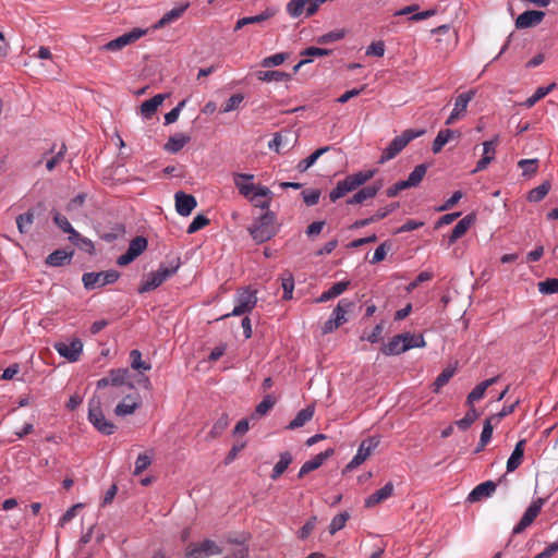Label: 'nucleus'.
<instances>
[{
    "instance_id": "obj_1",
    "label": "nucleus",
    "mask_w": 558,
    "mask_h": 558,
    "mask_svg": "<svg viewBox=\"0 0 558 558\" xmlns=\"http://www.w3.org/2000/svg\"><path fill=\"white\" fill-rule=\"evenodd\" d=\"M376 172V169H368L347 175L343 180L339 181L336 187L330 192V201L336 202L349 192L356 190L359 186L369 181Z\"/></svg>"
},
{
    "instance_id": "obj_2",
    "label": "nucleus",
    "mask_w": 558,
    "mask_h": 558,
    "mask_svg": "<svg viewBox=\"0 0 558 558\" xmlns=\"http://www.w3.org/2000/svg\"><path fill=\"white\" fill-rule=\"evenodd\" d=\"M275 221V214L265 211L248 229L250 234L257 243H264L270 240L277 233Z\"/></svg>"
},
{
    "instance_id": "obj_3",
    "label": "nucleus",
    "mask_w": 558,
    "mask_h": 558,
    "mask_svg": "<svg viewBox=\"0 0 558 558\" xmlns=\"http://www.w3.org/2000/svg\"><path fill=\"white\" fill-rule=\"evenodd\" d=\"M425 130H405L401 135L396 136L390 144L384 149L379 162L384 163L395 158L411 141L422 136Z\"/></svg>"
},
{
    "instance_id": "obj_4",
    "label": "nucleus",
    "mask_w": 558,
    "mask_h": 558,
    "mask_svg": "<svg viewBox=\"0 0 558 558\" xmlns=\"http://www.w3.org/2000/svg\"><path fill=\"white\" fill-rule=\"evenodd\" d=\"M88 420L104 435H112L116 430L114 424L105 417L101 402L96 397L92 398L88 402Z\"/></svg>"
},
{
    "instance_id": "obj_5",
    "label": "nucleus",
    "mask_w": 558,
    "mask_h": 558,
    "mask_svg": "<svg viewBox=\"0 0 558 558\" xmlns=\"http://www.w3.org/2000/svg\"><path fill=\"white\" fill-rule=\"evenodd\" d=\"M179 269V264L172 266H160L156 271L147 275L138 287V293L149 292L161 286L169 277L174 275Z\"/></svg>"
},
{
    "instance_id": "obj_6",
    "label": "nucleus",
    "mask_w": 558,
    "mask_h": 558,
    "mask_svg": "<svg viewBox=\"0 0 558 558\" xmlns=\"http://www.w3.org/2000/svg\"><path fill=\"white\" fill-rule=\"evenodd\" d=\"M257 303L256 291L251 290L250 288L240 289L235 294V306L231 313H228L221 318H227L229 316H241L243 314L251 313Z\"/></svg>"
},
{
    "instance_id": "obj_7",
    "label": "nucleus",
    "mask_w": 558,
    "mask_h": 558,
    "mask_svg": "<svg viewBox=\"0 0 558 558\" xmlns=\"http://www.w3.org/2000/svg\"><path fill=\"white\" fill-rule=\"evenodd\" d=\"M108 380L111 381V386H122L125 385L129 388H134L136 385H142L145 388L150 387L149 378L140 373L136 375L134 379H131L130 371L128 368H118L110 371L108 375Z\"/></svg>"
},
{
    "instance_id": "obj_8",
    "label": "nucleus",
    "mask_w": 558,
    "mask_h": 558,
    "mask_svg": "<svg viewBox=\"0 0 558 558\" xmlns=\"http://www.w3.org/2000/svg\"><path fill=\"white\" fill-rule=\"evenodd\" d=\"M119 272L117 270H107L100 272H86L83 275L84 287L88 290L104 287L109 283H113L119 279Z\"/></svg>"
},
{
    "instance_id": "obj_9",
    "label": "nucleus",
    "mask_w": 558,
    "mask_h": 558,
    "mask_svg": "<svg viewBox=\"0 0 558 558\" xmlns=\"http://www.w3.org/2000/svg\"><path fill=\"white\" fill-rule=\"evenodd\" d=\"M53 349L60 356L74 363L77 362L82 355L83 342L78 338H74L70 341H58L53 344Z\"/></svg>"
},
{
    "instance_id": "obj_10",
    "label": "nucleus",
    "mask_w": 558,
    "mask_h": 558,
    "mask_svg": "<svg viewBox=\"0 0 558 558\" xmlns=\"http://www.w3.org/2000/svg\"><path fill=\"white\" fill-rule=\"evenodd\" d=\"M147 32L148 29L133 28L132 31L117 37L116 39L108 41L101 47V49L107 51H119L128 45H131L145 36Z\"/></svg>"
},
{
    "instance_id": "obj_11",
    "label": "nucleus",
    "mask_w": 558,
    "mask_h": 558,
    "mask_svg": "<svg viewBox=\"0 0 558 558\" xmlns=\"http://www.w3.org/2000/svg\"><path fill=\"white\" fill-rule=\"evenodd\" d=\"M475 94L476 92L474 89H471L456 97L453 109L449 117L447 118V120L445 121L446 125H451L456 121L465 117L468 106L470 101L475 97Z\"/></svg>"
},
{
    "instance_id": "obj_12",
    "label": "nucleus",
    "mask_w": 558,
    "mask_h": 558,
    "mask_svg": "<svg viewBox=\"0 0 558 558\" xmlns=\"http://www.w3.org/2000/svg\"><path fill=\"white\" fill-rule=\"evenodd\" d=\"M379 445V438L378 437H369L367 439H364L361 445L359 446V449L355 453V456L352 458V460L348 463L347 469L353 470L361 465L369 456L371 453L377 448Z\"/></svg>"
},
{
    "instance_id": "obj_13",
    "label": "nucleus",
    "mask_w": 558,
    "mask_h": 558,
    "mask_svg": "<svg viewBox=\"0 0 558 558\" xmlns=\"http://www.w3.org/2000/svg\"><path fill=\"white\" fill-rule=\"evenodd\" d=\"M147 239L144 236H136L131 242L124 254L119 256L117 264L119 266H126L137 258L147 248Z\"/></svg>"
},
{
    "instance_id": "obj_14",
    "label": "nucleus",
    "mask_w": 558,
    "mask_h": 558,
    "mask_svg": "<svg viewBox=\"0 0 558 558\" xmlns=\"http://www.w3.org/2000/svg\"><path fill=\"white\" fill-rule=\"evenodd\" d=\"M221 553L219 546L210 539H206L201 544H190L186 548L185 556L187 558H205Z\"/></svg>"
},
{
    "instance_id": "obj_15",
    "label": "nucleus",
    "mask_w": 558,
    "mask_h": 558,
    "mask_svg": "<svg viewBox=\"0 0 558 558\" xmlns=\"http://www.w3.org/2000/svg\"><path fill=\"white\" fill-rule=\"evenodd\" d=\"M545 500L543 498H537L531 502L519 523L513 527V533L519 534L523 532L527 526H530L536 517L539 514Z\"/></svg>"
},
{
    "instance_id": "obj_16",
    "label": "nucleus",
    "mask_w": 558,
    "mask_h": 558,
    "mask_svg": "<svg viewBox=\"0 0 558 558\" xmlns=\"http://www.w3.org/2000/svg\"><path fill=\"white\" fill-rule=\"evenodd\" d=\"M232 178L239 193L242 196L253 201L252 193L255 190V184L253 183L254 175L251 173L234 172Z\"/></svg>"
},
{
    "instance_id": "obj_17",
    "label": "nucleus",
    "mask_w": 558,
    "mask_h": 558,
    "mask_svg": "<svg viewBox=\"0 0 558 558\" xmlns=\"http://www.w3.org/2000/svg\"><path fill=\"white\" fill-rule=\"evenodd\" d=\"M174 199L177 213L184 217L189 216L197 206L196 198L193 195L186 194L182 191L175 193Z\"/></svg>"
},
{
    "instance_id": "obj_18",
    "label": "nucleus",
    "mask_w": 558,
    "mask_h": 558,
    "mask_svg": "<svg viewBox=\"0 0 558 558\" xmlns=\"http://www.w3.org/2000/svg\"><path fill=\"white\" fill-rule=\"evenodd\" d=\"M497 488V484L493 481H486L475 486L468 495L469 502H477L490 497Z\"/></svg>"
},
{
    "instance_id": "obj_19",
    "label": "nucleus",
    "mask_w": 558,
    "mask_h": 558,
    "mask_svg": "<svg viewBox=\"0 0 558 558\" xmlns=\"http://www.w3.org/2000/svg\"><path fill=\"white\" fill-rule=\"evenodd\" d=\"M498 143V136H496L493 141H486L483 143V156L477 161L475 169L472 171L473 173L482 171L487 168V166L494 160L496 155V144Z\"/></svg>"
},
{
    "instance_id": "obj_20",
    "label": "nucleus",
    "mask_w": 558,
    "mask_h": 558,
    "mask_svg": "<svg viewBox=\"0 0 558 558\" xmlns=\"http://www.w3.org/2000/svg\"><path fill=\"white\" fill-rule=\"evenodd\" d=\"M544 16L545 13L543 11H525L518 16L515 26L517 28H527L537 25L543 21Z\"/></svg>"
},
{
    "instance_id": "obj_21",
    "label": "nucleus",
    "mask_w": 558,
    "mask_h": 558,
    "mask_svg": "<svg viewBox=\"0 0 558 558\" xmlns=\"http://www.w3.org/2000/svg\"><path fill=\"white\" fill-rule=\"evenodd\" d=\"M190 2H183L180 5L171 9L162 15V17L153 26L154 29H159L166 25L179 20L183 13L189 9Z\"/></svg>"
},
{
    "instance_id": "obj_22",
    "label": "nucleus",
    "mask_w": 558,
    "mask_h": 558,
    "mask_svg": "<svg viewBox=\"0 0 558 558\" xmlns=\"http://www.w3.org/2000/svg\"><path fill=\"white\" fill-rule=\"evenodd\" d=\"M380 189H381L380 182H376L373 185L362 187L360 191H357L352 197H350L347 201V204L348 205L362 204L366 199L375 197Z\"/></svg>"
},
{
    "instance_id": "obj_23",
    "label": "nucleus",
    "mask_w": 558,
    "mask_h": 558,
    "mask_svg": "<svg viewBox=\"0 0 558 558\" xmlns=\"http://www.w3.org/2000/svg\"><path fill=\"white\" fill-rule=\"evenodd\" d=\"M332 453V449H327L326 451L315 456L313 459L304 462L299 471L298 477L302 478L307 473L318 469Z\"/></svg>"
},
{
    "instance_id": "obj_24",
    "label": "nucleus",
    "mask_w": 558,
    "mask_h": 558,
    "mask_svg": "<svg viewBox=\"0 0 558 558\" xmlns=\"http://www.w3.org/2000/svg\"><path fill=\"white\" fill-rule=\"evenodd\" d=\"M167 96L168 95L166 94H157L153 98L145 100L140 107V113L142 117L147 120L150 119L157 111L158 107L161 106Z\"/></svg>"
},
{
    "instance_id": "obj_25",
    "label": "nucleus",
    "mask_w": 558,
    "mask_h": 558,
    "mask_svg": "<svg viewBox=\"0 0 558 558\" xmlns=\"http://www.w3.org/2000/svg\"><path fill=\"white\" fill-rule=\"evenodd\" d=\"M393 489H395V487L391 482L386 483L384 487L376 490L375 493H373L365 499V506L371 508V507H374V506L385 501L390 496H392Z\"/></svg>"
},
{
    "instance_id": "obj_26",
    "label": "nucleus",
    "mask_w": 558,
    "mask_h": 558,
    "mask_svg": "<svg viewBox=\"0 0 558 558\" xmlns=\"http://www.w3.org/2000/svg\"><path fill=\"white\" fill-rule=\"evenodd\" d=\"M354 303L348 299H341L337 306L333 308L331 318L339 325L348 322L347 314L352 310Z\"/></svg>"
},
{
    "instance_id": "obj_27",
    "label": "nucleus",
    "mask_w": 558,
    "mask_h": 558,
    "mask_svg": "<svg viewBox=\"0 0 558 558\" xmlns=\"http://www.w3.org/2000/svg\"><path fill=\"white\" fill-rule=\"evenodd\" d=\"M525 444V439H521L517 442L511 456L507 461L508 473L515 471L521 465L524 456Z\"/></svg>"
},
{
    "instance_id": "obj_28",
    "label": "nucleus",
    "mask_w": 558,
    "mask_h": 558,
    "mask_svg": "<svg viewBox=\"0 0 558 558\" xmlns=\"http://www.w3.org/2000/svg\"><path fill=\"white\" fill-rule=\"evenodd\" d=\"M498 376L486 379L482 383H480L477 386L473 388V390L468 395L466 403L471 407H473V403L480 399H482L485 395V391L488 387L497 383Z\"/></svg>"
},
{
    "instance_id": "obj_29",
    "label": "nucleus",
    "mask_w": 558,
    "mask_h": 558,
    "mask_svg": "<svg viewBox=\"0 0 558 558\" xmlns=\"http://www.w3.org/2000/svg\"><path fill=\"white\" fill-rule=\"evenodd\" d=\"M460 133L450 129L440 130L435 137L432 150L434 154H438L442 147L453 137H459Z\"/></svg>"
},
{
    "instance_id": "obj_30",
    "label": "nucleus",
    "mask_w": 558,
    "mask_h": 558,
    "mask_svg": "<svg viewBox=\"0 0 558 558\" xmlns=\"http://www.w3.org/2000/svg\"><path fill=\"white\" fill-rule=\"evenodd\" d=\"M473 222V217L471 215L462 218L453 228L451 234L448 238V244L452 245L458 239L466 233Z\"/></svg>"
},
{
    "instance_id": "obj_31",
    "label": "nucleus",
    "mask_w": 558,
    "mask_h": 558,
    "mask_svg": "<svg viewBox=\"0 0 558 558\" xmlns=\"http://www.w3.org/2000/svg\"><path fill=\"white\" fill-rule=\"evenodd\" d=\"M315 409L314 405H308L298 412L295 417L287 426L288 429H296L304 426L308 421L313 418Z\"/></svg>"
},
{
    "instance_id": "obj_32",
    "label": "nucleus",
    "mask_w": 558,
    "mask_h": 558,
    "mask_svg": "<svg viewBox=\"0 0 558 558\" xmlns=\"http://www.w3.org/2000/svg\"><path fill=\"white\" fill-rule=\"evenodd\" d=\"M329 150H330V146H324V147L316 149L307 158L299 161V163L296 165L298 171H300V172L307 171L317 161V159L320 156H323L325 153H327Z\"/></svg>"
},
{
    "instance_id": "obj_33",
    "label": "nucleus",
    "mask_w": 558,
    "mask_h": 558,
    "mask_svg": "<svg viewBox=\"0 0 558 558\" xmlns=\"http://www.w3.org/2000/svg\"><path fill=\"white\" fill-rule=\"evenodd\" d=\"M53 221L65 233L69 234V241L74 242L78 239V232L72 227L68 218L59 213L53 215Z\"/></svg>"
},
{
    "instance_id": "obj_34",
    "label": "nucleus",
    "mask_w": 558,
    "mask_h": 558,
    "mask_svg": "<svg viewBox=\"0 0 558 558\" xmlns=\"http://www.w3.org/2000/svg\"><path fill=\"white\" fill-rule=\"evenodd\" d=\"M54 149L56 145H53L49 150V154H52V156L46 160V169L48 171H52L58 165H60L64 160L66 154L65 144H61L57 151Z\"/></svg>"
},
{
    "instance_id": "obj_35",
    "label": "nucleus",
    "mask_w": 558,
    "mask_h": 558,
    "mask_svg": "<svg viewBox=\"0 0 558 558\" xmlns=\"http://www.w3.org/2000/svg\"><path fill=\"white\" fill-rule=\"evenodd\" d=\"M256 77L263 82H287L291 78L290 74L277 70L257 71Z\"/></svg>"
},
{
    "instance_id": "obj_36",
    "label": "nucleus",
    "mask_w": 558,
    "mask_h": 558,
    "mask_svg": "<svg viewBox=\"0 0 558 558\" xmlns=\"http://www.w3.org/2000/svg\"><path fill=\"white\" fill-rule=\"evenodd\" d=\"M427 167L425 165H417L409 174L407 180H402L407 189L417 186L425 177Z\"/></svg>"
},
{
    "instance_id": "obj_37",
    "label": "nucleus",
    "mask_w": 558,
    "mask_h": 558,
    "mask_svg": "<svg viewBox=\"0 0 558 558\" xmlns=\"http://www.w3.org/2000/svg\"><path fill=\"white\" fill-rule=\"evenodd\" d=\"M403 341L404 352L414 348H424L426 345L425 339L422 335H413L411 332L400 333Z\"/></svg>"
},
{
    "instance_id": "obj_38",
    "label": "nucleus",
    "mask_w": 558,
    "mask_h": 558,
    "mask_svg": "<svg viewBox=\"0 0 558 558\" xmlns=\"http://www.w3.org/2000/svg\"><path fill=\"white\" fill-rule=\"evenodd\" d=\"M402 344L403 341L401 335H397L381 348V352L385 355H399L404 352Z\"/></svg>"
},
{
    "instance_id": "obj_39",
    "label": "nucleus",
    "mask_w": 558,
    "mask_h": 558,
    "mask_svg": "<svg viewBox=\"0 0 558 558\" xmlns=\"http://www.w3.org/2000/svg\"><path fill=\"white\" fill-rule=\"evenodd\" d=\"M292 462V454L288 451L280 453L279 461L275 464L270 474L271 480H277Z\"/></svg>"
},
{
    "instance_id": "obj_40",
    "label": "nucleus",
    "mask_w": 558,
    "mask_h": 558,
    "mask_svg": "<svg viewBox=\"0 0 558 558\" xmlns=\"http://www.w3.org/2000/svg\"><path fill=\"white\" fill-rule=\"evenodd\" d=\"M189 141L190 136L185 134H175L168 140L165 148L166 150L174 154L181 150L186 145V143H189Z\"/></svg>"
},
{
    "instance_id": "obj_41",
    "label": "nucleus",
    "mask_w": 558,
    "mask_h": 558,
    "mask_svg": "<svg viewBox=\"0 0 558 558\" xmlns=\"http://www.w3.org/2000/svg\"><path fill=\"white\" fill-rule=\"evenodd\" d=\"M71 257H72V253H68L62 250H57L47 256L46 263L49 266L58 267V266H62L66 262H70Z\"/></svg>"
},
{
    "instance_id": "obj_42",
    "label": "nucleus",
    "mask_w": 558,
    "mask_h": 558,
    "mask_svg": "<svg viewBox=\"0 0 558 558\" xmlns=\"http://www.w3.org/2000/svg\"><path fill=\"white\" fill-rule=\"evenodd\" d=\"M456 373L454 367H447L445 368L435 379L433 384V390L434 392L438 393L440 389L448 384V381L453 377Z\"/></svg>"
},
{
    "instance_id": "obj_43",
    "label": "nucleus",
    "mask_w": 558,
    "mask_h": 558,
    "mask_svg": "<svg viewBox=\"0 0 558 558\" xmlns=\"http://www.w3.org/2000/svg\"><path fill=\"white\" fill-rule=\"evenodd\" d=\"M276 400L272 396L267 395L264 399L256 405L255 412L252 415V418L257 416L266 415L275 405Z\"/></svg>"
},
{
    "instance_id": "obj_44",
    "label": "nucleus",
    "mask_w": 558,
    "mask_h": 558,
    "mask_svg": "<svg viewBox=\"0 0 558 558\" xmlns=\"http://www.w3.org/2000/svg\"><path fill=\"white\" fill-rule=\"evenodd\" d=\"M138 408V403L135 401H131L130 397L123 399L116 409L114 413L118 416H125L132 414Z\"/></svg>"
},
{
    "instance_id": "obj_45",
    "label": "nucleus",
    "mask_w": 558,
    "mask_h": 558,
    "mask_svg": "<svg viewBox=\"0 0 558 558\" xmlns=\"http://www.w3.org/2000/svg\"><path fill=\"white\" fill-rule=\"evenodd\" d=\"M518 166L522 169V175L532 178L538 170V159H521Z\"/></svg>"
},
{
    "instance_id": "obj_46",
    "label": "nucleus",
    "mask_w": 558,
    "mask_h": 558,
    "mask_svg": "<svg viewBox=\"0 0 558 558\" xmlns=\"http://www.w3.org/2000/svg\"><path fill=\"white\" fill-rule=\"evenodd\" d=\"M308 0H290L287 4V13L292 19H298L303 12L306 13L305 4Z\"/></svg>"
},
{
    "instance_id": "obj_47",
    "label": "nucleus",
    "mask_w": 558,
    "mask_h": 558,
    "mask_svg": "<svg viewBox=\"0 0 558 558\" xmlns=\"http://www.w3.org/2000/svg\"><path fill=\"white\" fill-rule=\"evenodd\" d=\"M549 190L550 183L545 181L529 192L527 199L534 203L539 202L548 194Z\"/></svg>"
},
{
    "instance_id": "obj_48",
    "label": "nucleus",
    "mask_w": 558,
    "mask_h": 558,
    "mask_svg": "<svg viewBox=\"0 0 558 558\" xmlns=\"http://www.w3.org/2000/svg\"><path fill=\"white\" fill-rule=\"evenodd\" d=\"M125 233V228L121 223H116L109 231H104L100 234L101 240L111 243L119 238H122Z\"/></svg>"
},
{
    "instance_id": "obj_49",
    "label": "nucleus",
    "mask_w": 558,
    "mask_h": 558,
    "mask_svg": "<svg viewBox=\"0 0 558 558\" xmlns=\"http://www.w3.org/2000/svg\"><path fill=\"white\" fill-rule=\"evenodd\" d=\"M345 35V29H335L317 37L316 41L320 45H327L343 39Z\"/></svg>"
},
{
    "instance_id": "obj_50",
    "label": "nucleus",
    "mask_w": 558,
    "mask_h": 558,
    "mask_svg": "<svg viewBox=\"0 0 558 558\" xmlns=\"http://www.w3.org/2000/svg\"><path fill=\"white\" fill-rule=\"evenodd\" d=\"M131 367L135 371H149L151 365L142 360V353L138 350L130 352Z\"/></svg>"
},
{
    "instance_id": "obj_51",
    "label": "nucleus",
    "mask_w": 558,
    "mask_h": 558,
    "mask_svg": "<svg viewBox=\"0 0 558 558\" xmlns=\"http://www.w3.org/2000/svg\"><path fill=\"white\" fill-rule=\"evenodd\" d=\"M33 222H34V214L31 210L17 216V218H16L17 229L21 233L28 232Z\"/></svg>"
},
{
    "instance_id": "obj_52",
    "label": "nucleus",
    "mask_w": 558,
    "mask_h": 558,
    "mask_svg": "<svg viewBox=\"0 0 558 558\" xmlns=\"http://www.w3.org/2000/svg\"><path fill=\"white\" fill-rule=\"evenodd\" d=\"M228 425H229V416L223 413L214 423V425L209 432V436L211 438H216V437L220 436L225 432V429L228 427Z\"/></svg>"
},
{
    "instance_id": "obj_53",
    "label": "nucleus",
    "mask_w": 558,
    "mask_h": 558,
    "mask_svg": "<svg viewBox=\"0 0 558 558\" xmlns=\"http://www.w3.org/2000/svg\"><path fill=\"white\" fill-rule=\"evenodd\" d=\"M539 293L548 295L558 293V279L550 278L537 283Z\"/></svg>"
},
{
    "instance_id": "obj_54",
    "label": "nucleus",
    "mask_w": 558,
    "mask_h": 558,
    "mask_svg": "<svg viewBox=\"0 0 558 558\" xmlns=\"http://www.w3.org/2000/svg\"><path fill=\"white\" fill-rule=\"evenodd\" d=\"M476 418H477L476 410L474 409V407H471V409L465 413V415L461 420H458L456 422V425L460 429L465 430L474 423V421Z\"/></svg>"
},
{
    "instance_id": "obj_55",
    "label": "nucleus",
    "mask_w": 558,
    "mask_h": 558,
    "mask_svg": "<svg viewBox=\"0 0 558 558\" xmlns=\"http://www.w3.org/2000/svg\"><path fill=\"white\" fill-rule=\"evenodd\" d=\"M348 519H349L348 512H341V513L337 514L330 522L329 533L331 535H333L335 533H337L338 531L343 529Z\"/></svg>"
},
{
    "instance_id": "obj_56",
    "label": "nucleus",
    "mask_w": 558,
    "mask_h": 558,
    "mask_svg": "<svg viewBox=\"0 0 558 558\" xmlns=\"http://www.w3.org/2000/svg\"><path fill=\"white\" fill-rule=\"evenodd\" d=\"M287 58H288V54L284 52L275 53L272 56L264 58L262 60V66H264V68L278 66V65L282 64Z\"/></svg>"
},
{
    "instance_id": "obj_57",
    "label": "nucleus",
    "mask_w": 558,
    "mask_h": 558,
    "mask_svg": "<svg viewBox=\"0 0 558 558\" xmlns=\"http://www.w3.org/2000/svg\"><path fill=\"white\" fill-rule=\"evenodd\" d=\"M207 225H209V219L206 216L199 214L195 216L193 221L189 225L186 232L189 234L195 233Z\"/></svg>"
},
{
    "instance_id": "obj_58",
    "label": "nucleus",
    "mask_w": 558,
    "mask_h": 558,
    "mask_svg": "<svg viewBox=\"0 0 558 558\" xmlns=\"http://www.w3.org/2000/svg\"><path fill=\"white\" fill-rule=\"evenodd\" d=\"M385 43L383 40H377L367 46L365 54L368 57L381 58L385 54Z\"/></svg>"
},
{
    "instance_id": "obj_59",
    "label": "nucleus",
    "mask_w": 558,
    "mask_h": 558,
    "mask_svg": "<svg viewBox=\"0 0 558 558\" xmlns=\"http://www.w3.org/2000/svg\"><path fill=\"white\" fill-rule=\"evenodd\" d=\"M331 53V50L318 47H308L301 51V56L305 59H312L314 57H324Z\"/></svg>"
},
{
    "instance_id": "obj_60",
    "label": "nucleus",
    "mask_w": 558,
    "mask_h": 558,
    "mask_svg": "<svg viewBox=\"0 0 558 558\" xmlns=\"http://www.w3.org/2000/svg\"><path fill=\"white\" fill-rule=\"evenodd\" d=\"M185 105H186V100L183 99L172 110H170L168 113H166L165 114V124L174 123L178 120V118Z\"/></svg>"
},
{
    "instance_id": "obj_61",
    "label": "nucleus",
    "mask_w": 558,
    "mask_h": 558,
    "mask_svg": "<svg viewBox=\"0 0 558 558\" xmlns=\"http://www.w3.org/2000/svg\"><path fill=\"white\" fill-rule=\"evenodd\" d=\"M151 463V459L149 456L143 453L140 454L135 461L134 466V475H140L143 471H145Z\"/></svg>"
},
{
    "instance_id": "obj_62",
    "label": "nucleus",
    "mask_w": 558,
    "mask_h": 558,
    "mask_svg": "<svg viewBox=\"0 0 558 558\" xmlns=\"http://www.w3.org/2000/svg\"><path fill=\"white\" fill-rule=\"evenodd\" d=\"M243 99H244V96L242 94H234V95H232L225 102V107L222 109V112H231V111L235 110L241 105Z\"/></svg>"
},
{
    "instance_id": "obj_63",
    "label": "nucleus",
    "mask_w": 558,
    "mask_h": 558,
    "mask_svg": "<svg viewBox=\"0 0 558 558\" xmlns=\"http://www.w3.org/2000/svg\"><path fill=\"white\" fill-rule=\"evenodd\" d=\"M390 248L387 242L381 243L374 252L371 264H377L386 258L387 252Z\"/></svg>"
},
{
    "instance_id": "obj_64",
    "label": "nucleus",
    "mask_w": 558,
    "mask_h": 558,
    "mask_svg": "<svg viewBox=\"0 0 558 558\" xmlns=\"http://www.w3.org/2000/svg\"><path fill=\"white\" fill-rule=\"evenodd\" d=\"M303 201L307 206H314L318 203L320 197L319 190H310L302 193Z\"/></svg>"
}]
</instances>
